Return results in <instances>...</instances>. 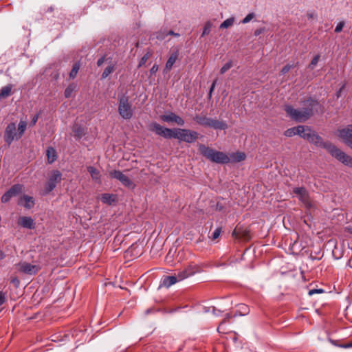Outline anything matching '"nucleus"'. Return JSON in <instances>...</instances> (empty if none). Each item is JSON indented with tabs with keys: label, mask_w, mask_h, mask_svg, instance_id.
<instances>
[{
	"label": "nucleus",
	"mask_w": 352,
	"mask_h": 352,
	"mask_svg": "<svg viewBox=\"0 0 352 352\" xmlns=\"http://www.w3.org/2000/svg\"><path fill=\"white\" fill-rule=\"evenodd\" d=\"M118 111L123 119L130 120L133 117L132 105L127 96H122L119 98Z\"/></svg>",
	"instance_id": "39448f33"
},
{
	"label": "nucleus",
	"mask_w": 352,
	"mask_h": 352,
	"mask_svg": "<svg viewBox=\"0 0 352 352\" xmlns=\"http://www.w3.org/2000/svg\"><path fill=\"white\" fill-rule=\"evenodd\" d=\"M157 70H158V65L155 64L150 69V72L151 74H154L157 72Z\"/></svg>",
	"instance_id": "3c124183"
},
{
	"label": "nucleus",
	"mask_w": 352,
	"mask_h": 352,
	"mask_svg": "<svg viewBox=\"0 0 352 352\" xmlns=\"http://www.w3.org/2000/svg\"><path fill=\"white\" fill-rule=\"evenodd\" d=\"M344 26V21L340 22L336 27L335 32L336 33L340 32L342 30V28Z\"/></svg>",
	"instance_id": "c03bdc74"
},
{
	"label": "nucleus",
	"mask_w": 352,
	"mask_h": 352,
	"mask_svg": "<svg viewBox=\"0 0 352 352\" xmlns=\"http://www.w3.org/2000/svg\"><path fill=\"white\" fill-rule=\"evenodd\" d=\"M232 236L238 239L249 241L251 239L250 230L244 226H237L232 233Z\"/></svg>",
	"instance_id": "2eb2a0df"
},
{
	"label": "nucleus",
	"mask_w": 352,
	"mask_h": 352,
	"mask_svg": "<svg viewBox=\"0 0 352 352\" xmlns=\"http://www.w3.org/2000/svg\"><path fill=\"white\" fill-rule=\"evenodd\" d=\"M151 56V53L150 52H148L147 53H146L140 59L139 65H138V67H141L142 65H144Z\"/></svg>",
	"instance_id": "e433bc0d"
},
{
	"label": "nucleus",
	"mask_w": 352,
	"mask_h": 352,
	"mask_svg": "<svg viewBox=\"0 0 352 352\" xmlns=\"http://www.w3.org/2000/svg\"><path fill=\"white\" fill-rule=\"evenodd\" d=\"M320 55L317 54L313 58V59L311 60V63L309 65V67L311 69H313L315 67V66L318 64L320 60Z\"/></svg>",
	"instance_id": "58836bf2"
},
{
	"label": "nucleus",
	"mask_w": 352,
	"mask_h": 352,
	"mask_svg": "<svg viewBox=\"0 0 352 352\" xmlns=\"http://www.w3.org/2000/svg\"><path fill=\"white\" fill-rule=\"evenodd\" d=\"M19 271L29 275L36 274L41 267L37 265H32L28 262H21L17 265Z\"/></svg>",
	"instance_id": "f8f14e48"
},
{
	"label": "nucleus",
	"mask_w": 352,
	"mask_h": 352,
	"mask_svg": "<svg viewBox=\"0 0 352 352\" xmlns=\"http://www.w3.org/2000/svg\"><path fill=\"white\" fill-rule=\"evenodd\" d=\"M302 131L298 133V135L308 141L313 130L307 126H302Z\"/></svg>",
	"instance_id": "c756f323"
},
{
	"label": "nucleus",
	"mask_w": 352,
	"mask_h": 352,
	"mask_svg": "<svg viewBox=\"0 0 352 352\" xmlns=\"http://www.w3.org/2000/svg\"><path fill=\"white\" fill-rule=\"evenodd\" d=\"M5 257V254L2 251H0V259H3Z\"/></svg>",
	"instance_id": "052dcab7"
},
{
	"label": "nucleus",
	"mask_w": 352,
	"mask_h": 352,
	"mask_svg": "<svg viewBox=\"0 0 352 352\" xmlns=\"http://www.w3.org/2000/svg\"><path fill=\"white\" fill-rule=\"evenodd\" d=\"M229 157L230 162H240L245 160L246 155L243 152H236L231 153Z\"/></svg>",
	"instance_id": "5701e85b"
},
{
	"label": "nucleus",
	"mask_w": 352,
	"mask_h": 352,
	"mask_svg": "<svg viewBox=\"0 0 352 352\" xmlns=\"http://www.w3.org/2000/svg\"><path fill=\"white\" fill-rule=\"evenodd\" d=\"M18 204L23 206L27 209H31L34 206V200L32 197L28 195H23L20 197Z\"/></svg>",
	"instance_id": "f3484780"
},
{
	"label": "nucleus",
	"mask_w": 352,
	"mask_h": 352,
	"mask_svg": "<svg viewBox=\"0 0 352 352\" xmlns=\"http://www.w3.org/2000/svg\"><path fill=\"white\" fill-rule=\"evenodd\" d=\"M199 272V267L195 264H189L183 270L179 272L177 276L179 281H182Z\"/></svg>",
	"instance_id": "1a4fd4ad"
},
{
	"label": "nucleus",
	"mask_w": 352,
	"mask_h": 352,
	"mask_svg": "<svg viewBox=\"0 0 352 352\" xmlns=\"http://www.w3.org/2000/svg\"><path fill=\"white\" fill-rule=\"evenodd\" d=\"M109 175L111 178L120 181L123 186L129 189H134L135 187L134 182L120 170H112L109 173Z\"/></svg>",
	"instance_id": "0eeeda50"
},
{
	"label": "nucleus",
	"mask_w": 352,
	"mask_h": 352,
	"mask_svg": "<svg viewBox=\"0 0 352 352\" xmlns=\"http://www.w3.org/2000/svg\"><path fill=\"white\" fill-rule=\"evenodd\" d=\"M295 65L287 64L285 66L283 67V69L280 71V73L282 74H285L287 73L292 67H294Z\"/></svg>",
	"instance_id": "37998d69"
},
{
	"label": "nucleus",
	"mask_w": 352,
	"mask_h": 352,
	"mask_svg": "<svg viewBox=\"0 0 352 352\" xmlns=\"http://www.w3.org/2000/svg\"><path fill=\"white\" fill-rule=\"evenodd\" d=\"M104 60H105V57L104 56L101 57L100 58H99L98 60L97 65L98 67L101 66L104 63Z\"/></svg>",
	"instance_id": "603ef678"
},
{
	"label": "nucleus",
	"mask_w": 352,
	"mask_h": 352,
	"mask_svg": "<svg viewBox=\"0 0 352 352\" xmlns=\"http://www.w3.org/2000/svg\"><path fill=\"white\" fill-rule=\"evenodd\" d=\"M46 155L49 164H52L56 160V151L53 147H48L46 151Z\"/></svg>",
	"instance_id": "b1692460"
},
{
	"label": "nucleus",
	"mask_w": 352,
	"mask_h": 352,
	"mask_svg": "<svg viewBox=\"0 0 352 352\" xmlns=\"http://www.w3.org/2000/svg\"><path fill=\"white\" fill-rule=\"evenodd\" d=\"M115 70V65H109L107 66L104 72H102V79H104L106 78L107 77H108V76L109 74H111L113 71Z\"/></svg>",
	"instance_id": "f704fd0d"
},
{
	"label": "nucleus",
	"mask_w": 352,
	"mask_h": 352,
	"mask_svg": "<svg viewBox=\"0 0 352 352\" xmlns=\"http://www.w3.org/2000/svg\"><path fill=\"white\" fill-rule=\"evenodd\" d=\"M24 186L21 184H15L12 186L1 197L3 203L8 202L13 197H16L21 194L23 190Z\"/></svg>",
	"instance_id": "9d476101"
},
{
	"label": "nucleus",
	"mask_w": 352,
	"mask_h": 352,
	"mask_svg": "<svg viewBox=\"0 0 352 352\" xmlns=\"http://www.w3.org/2000/svg\"><path fill=\"white\" fill-rule=\"evenodd\" d=\"M27 127V122L24 120H21L18 125V137L16 140L20 139L23 135Z\"/></svg>",
	"instance_id": "7c9ffc66"
},
{
	"label": "nucleus",
	"mask_w": 352,
	"mask_h": 352,
	"mask_svg": "<svg viewBox=\"0 0 352 352\" xmlns=\"http://www.w3.org/2000/svg\"><path fill=\"white\" fill-rule=\"evenodd\" d=\"M216 82H217L216 80H214L213 82L211 85V87H210V90H209V97H211V96H212V93L214 91L215 85H216Z\"/></svg>",
	"instance_id": "8fccbe9b"
},
{
	"label": "nucleus",
	"mask_w": 352,
	"mask_h": 352,
	"mask_svg": "<svg viewBox=\"0 0 352 352\" xmlns=\"http://www.w3.org/2000/svg\"><path fill=\"white\" fill-rule=\"evenodd\" d=\"M249 311V307L245 304H240L239 305V309L236 311L240 316H245L248 314Z\"/></svg>",
	"instance_id": "72a5a7b5"
},
{
	"label": "nucleus",
	"mask_w": 352,
	"mask_h": 352,
	"mask_svg": "<svg viewBox=\"0 0 352 352\" xmlns=\"http://www.w3.org/2000/svg\"><path fill=\"white\" fill-rule=\"evenodd\" d=\"M142 253V250L138 244H133L126 251V255H130L131 256L133 257H138L141 255Z\"/></svg>",
	"instance_id": "412c9836"
},
{
	"label": "nucleus",
	"mask_w": 352,
	"mask_h": 352,
	"mask_svg": "<svg viewBox=\"0 0 352 352\" xmlns=\"http://www.w3.org/2000/svg\"><path fill=\"white\" fill-rule=\"evenodd\" d=\"M211 27H212V24L210 23V22H207L204 27V30H203L201 36H203L208 34L210 32Z\"/></svg>",
	"instance_id": "ea45409f"
},
{
	"label": "nucleus",
	"mask_w": 352,
	"mask_h": 352,
	"mask_svg": "<svg viewBox=\"0 0 352 352\" xmlns=\"http://www.w3.org/2000/svg\"><path fill=\"white\" fill-rule=\"evenodd\" d=\"M232 67V62L229 61L224 64L220 69V73L223 74Z\"/></svg>",
	"instance_id": "4c0bfd02"
},
{
	"label": "nucleus",
	"mask_w": 352,
	"mask_h": 352,
	"mask_svg": "<svg viewBox=\"0 0 352 352\" xmlns=\"http://www.w3.org/2000/svg\"><path fill=\"white\" fill-rule=\"evenodd\" d=\"M61 176L60 172L58 170H54L52 172L49 180L45 185V190L46 193L50 192L55 188L56 184L60 182Z\"/></svg>",
	"instance_id": "6e6552de"
},
{
	"label": "nucleus",
	"mask_w": 352,
	"mask_h": 352,
	"mask_svg": "<svg viewBox=\"0 0 352 352\" xmlns=\"http://www.w3.org/2000/svg\"><path fill=\"white\" fill-rule=\"evenodd\" d=\"M344 347L345 348H350V347H352V341L348 342L347 344H346Z\"/></svg>",
	"instance_id": "bf43d9fd"
},
{
	"label": "nucleus",
	"mask_w": 352,
	"mask_h": 352,
	"mask_svg": "<svg viewBox=\"0 0 352 352\" xmlns=\"http://www.w3.org/2000/svg\"><path fill=\"white\" fill-rule=\"evenodd\" d=\"M38 117H39V115L38 114H36L32 119V121L30 122V126H34L36 124V123L38 121Z\"/></svg>",
	"instance_id": "de8ad7c7"
},
{
	"label": "nucleus",
	"mask_w": 352,
	"mask_h": 352,
	"mask_svg": "<svg viewBox=\"0 0 352 352\" xmlns=\"http://www.w3.org/2000/svg\"><path fill=\"white\" fill-rule=\"evenodd\" d=\"M199 133L197 131L186 129H176L175 139L187 143L195 142L198 139Z\"/></svg>",
	"instance_id": "423d86ee"
},
{
	"label": "nucleus",
	"mask_w": 352,
	"mask_h": 352,
	"mask_svg": "<svg viewBox=\"0 0 352 352\" xmlns=\"http://www.w3.org/2000/svg\"><path fill=\"white\" fill-rule=\"evenodd\" d=\"M200 153L208 160L217 164H228L230 162L229 156L223 152L212 149L204 144L198 145Z\"/></svg>",
	"instance_id": "7ed1b4c3"
},
{
	"label": "nucleus",
	"mask_w": 352,
	"mask_h": 352,
	"mask_svg": "<svg viewBox=\"0 0 352 352\" xmlns=\"http://www.w3.org/2000/svg\"><path fill=\"white\" fill-rule=\"evenodd\" d=\"M164 127L157 122H152L149 125V130L155 133L158 135H161Z\"/></svg>",
	"instance_id": "cd10ccee"
},
{
	"label": "nucleus",
	"mask_w": 352,
	"mask_h": 352,
	"mask_svg": "<svg viewBox=\"0 0 352 352\" xmlns=\"http://www.w3.org/2000/svg\"><path fill=\"white\" fill-rule=\"evenodd\" d=\"M193 120L197 124L205 127H210L214 129L219 130H224L228 128V124L225 122L208 118L206 116L203 114H196L194 116Z\"/></svg>",
	"instance_id": "20e7f679"
},
{
	"label": "nucleus",
	"mask_w": 352,
	"mask_h": 352,
	"mask_svg": "<svg viewBox=\"0 0 352 352\" xmlns=\"http://www.w3.org/2000/svg\"><path fill=\"white\" fill-rule=\"evenodd\" d=\"M234 18H228L226 20H225L221 25L220 28H228L230 26H232L234 23Z\"/></svg>",
	"instance_id": "c9c22d12"
},
{
	"label": "nucleus",
	"mask_w": 352,
	"mask_h": 352,
	"mask_svg": "<svg viewBox=\"0 0 352 352\" xmlns=\"http://www.w3.org/2000/svg\"><path fill=\"white\" fill-rule=\"evenodd\" d=\"M6 302V295L3 292H0V306Z\"/></svg>",
	"instance_id": "09e8293b"
},
{
	"label": "nucleus",
	"mask_w": 352,
	"mask_h": 352,
	"mask_svg": "<svg viewBox=\"0 0 352 352\" xmlns=\"http://www.w3.org/2000/svg\"><path fill=\"white\" fill-rule=\"evenodd\" d=\"M221 233V228H217L212 234L210 238L212 240L214 241L216 239H217L220 234Z\"/></svg>",
	"instance_id": "a19ab883"
},
{
	"label": "nucleus",
	"mask_w": 352,
	"mask_h": 352,
	"mask_svg": "<svg viewBox=\"0 0 352 352\" xmlns=\"http://www.w3.org/2000/svg\"><path fill=\"white\" fill-rule=\"evenodd\" d=\"M100 200L104 204L111 205L118 201V197L115 194L103 193L101 195Z\"/></svg>",
	"instance_id": "6ab92c4d"
},
{
	"label": "nucleus",
	"mask_w": 352,
	"mask_h": 352,
	"mask_svg": "<svg viewBox=\"0 0 352 352\" xmlns=\"http://www.w3.org/2000/svg\"><path fill=\"white\" fill-rule=\"evenodd\" d=\"M338 136L352 149V124L339 130Z\"/></svg>",
	"instance_id": "ddd939ff"
},
{
	"label": "nucleus",
	"mask_w": 352,
	"mask_h": 352,
	"mask_svg": "<svg viewBox=\"0 0 352 352\" xmlns=\"http://www.w3.org/2000/svg\"><path fill=\"white\" fill-rule=\"evenodd\" d=\"M302 129L303 128L302 125L298 126L296 127L289 128L284 132V135L286 137H293L296 135H298V133L302 132Z\"/></svg>",
	"instance_id": "393cba45"
},
{
	"label": "nucleus",
	"mask_w": 352,
	"mask_h": 352,
	"mask_svg": "<svg viewBox=\"0 0 352 352\" xmlns=\"http://www.w3.org/2000/svg\"><path fill=\"white\" fill-rule=\"evenodd\" d=\"M15 285L18 286L19 285V280L17 278H14L11 280Z\"/></svg>",
	"instance_id": "864d4df0"
},
{
	"label": "nucleus",
	"mask_w": 352,
	"mask_h": 352,
	"mask_svg": "<svg viewBox=\"0 0 352 352\" xmlns=\"http://www.w3.org/2000/svg\"><path fill=\"white\" fill-rule=\"evenodd\" d=\"M255 14L254 13H250L248 14L243 20H242V23L243 24L245 23H248V22H250L254 17Z\"/></svg>",
	"instance_id": "79ce46f5"
},
{
	"label": "nucleus",
	"mask_w": 352,
	"mask_h": 352,
	"mask_svg": "<svg viewBox=\"0 0 352 352\" xmlns=\"http://www.w3.org/2000/svg\"><path fill=\"white\" fill-rule=\"evenodd\" d=\"M80 64L79 62H76L74 64L72 69L69 74L70 79H74L76 77L77 74L80 69Z\"/></svg>",
	"instance_id": "2f4dec72"
},
{
	"label": "nucleus",
	"mask_w": 352,
	"mask_h": 352,
	"mask_svg": "<svg viewBox=\"0 0 352 352\" xmlns=\"http://www.w3.org/2000/svg\"><path fill=\"white\" fill-rule=\"evenodd\" d=\"M323 292V290L322 289H311L309 291V296H312L315 294H319V293H322Z\"/></svg>",
	"instance_id": "49530a36"
},
{
	"label": "nucleus",
	"mask_w": 352,
	"mask_h": 352,
	"mask_svg": "<svg viewBox=\"0 0 352 352\" xmlns=\"http://www.w3.org/2000/svg\"><path fill=\"white\" fill-rule=\"evenodd\" d=\"M18 223L23 228H29V229L34 228V220L30 217H20L19 219Z\"/></svg>",
	"instance_id": "a211bd4d"
},
{
	"label": "nucleus",
	"mask_w": 352,
	"mask_h": 352,
	"mask_svg": "<svg viewBox=\"0 0 352 352\" xmlns=\"http://www.w3.org/2000/svg\"><path fill=\"white\" fill-rule=\"evenodd\" d=\"M12 89V85H8L5 87H3L0 90V100L8 98L11 95Z\"/></svg>",
	"instance_id": "bb28decb"
},
{
	"label": "nucleus",
	"mask_w": 352,
	"mask_h": 352,
	"mask_svg": "<svg viewBox=\"0 0 352 352\" xmlns=\"http://www.w3.org/2000/svg\"><path fill=\"white\" fill-rule=\"evenodd\" d=\"M18 137L16 133V124L14 122L10 123L6 128L4 132V140L8 144L11 143Z\"/></svg>",
	"instance_id": "9b49d317"
},
{
	"label": "nucleus",
	"mask_w": 352,
	"mask_h": 352,
	"mask_svg": "<svg viewBox=\"0 0 352 352\" xmlns=\"http://www.w3.org/2000/svg\"><path fill=\"white\" fill-rule=\"evenodd\" d=\"M263 32V29H257L255 30L254 32V35L255 36H258L259 34H261L262 32Z\"/></svg>",
	"instance_id": "5fc2aeb1"
},
{
	"label": "nucleus",
	"mask_w": 352,
	"mask_h": 352,
	"mask_svg": "<svg viewBox=\"0 0 352 352\" xmlns=\"http://www.w3.org/2000/svg\"><path fill=\"white\" fill-rule=\"evenodd\" d=\"M293 192L296 195L299 200L302 202L306 207H310L311 203L308 191L304 187H296L293 189Z\"/></svg>",
	"instance_id": "4468645a"
},
{
	"label": "nucleus",
	"mask_w": 352,
	"mask_h": 352,
	"mask_svg": "<svg viewBox=\"0 0 352 352\" xmlns=\"http://www.w3.org/2000/svg\"><path fill=\"white\" fill-rule=\"evenodd\" d=\"M161 120L166 122H175L179 126H183L185 123L183 118L172 112L162 116Z\"/></svg>",
	"instance_id": "dca6fc26"
},
{
	"label": "nucleus",
	"mask_w": 352,
	"mask_h": 352,
	"mask_svg": "<svg viewBox=\"0 0 352 352\" xmlns=\"http://www.w3.org/2000/svg\"><path fill=\"white\" fill-rule=\"evenodd\" d=\"M302 105V108L300 109H294L291 105H285V111L292 120L298 122H303L314 115V111H317V107H320L318 100L311 98L304 100Z\"/></svg>",
	"instance_id": "f257e3e1"
},
{
	"label": "nucleus",
	"mask_w": 352,
	"mask_h": 352,
	"mask_svg": "<svg viewBox=\"0 0 352 352\" xmlns=\"http://www.w3.org/2000/svg\"><path fill=\"white\" fill-rule=\"evenodd\" d=\"M87 170L89 173V174L91 175V177L93 180H94L96 182H100V171L97 168H96L94 166H90L87 167Z\"/></svg>",
	"instance_id": "a878e982"
},
{
	"label": "nucleus",
	"mask_w": 352,
	"mask_h": 352,
	"mask_svg": "<svg viewBox=\"0 0 352 352\" xmlns=\"http://www.w3.org/2000/svg\"><path fill=\"white\" fill-rule=\"evenodd\" d=\"M76 85L74 83L70 84L65 90V97L69 98L72 96L73 92L75 91Z\"/></svg>",
	"instance_id": "473e14b6"
},
{
	"label": "nucleus",
	"mask_w": 352,
	"mask_h": 352,
	"mask_svg": "<svg viewBox=\"0 0 352 352\" xmlns=\"http://www.w3.org/2000/svg\"><path fill=\"white\" fill-rule=\"evenodd\" d=\"M315 16H316V14H315V13H314V12H308V13H307V17H308L309 19H313V18H314V17H315Z\"/></svg>",
	"instance_id": "6e6d98bb"
},
{
	"label": "nucleus",
	"mask_w": 352,
	"mask_h": 352,
	"mask_svg": "<svg viewBox=\"0 0 352 352\" xmlns=\"http://www.w3.org/2000/svg\"><path fill=\"white\" fill-rule=\"evenodd\" d=\"M176 129H170L164 127L160 136L165 138H175V139Z\"/></svg>",
	"instance_id": "c85d7f7f"
},
{
	"label": "nucleus",
	"mask_w": 352,
	"mask_h": 352,
	"mask_svg": "<svg viewBox=\"0 0 352 352\" xmlns=\"http://www.w3.org/2000/svg\"><path fill=\"white\" fill-rule=\"evenodd\" d=\"M308 141L318 147L326 148L328 152L339 162L352 168V157L346 155L340 148L329 142H324L322 138L312 131Z\"/></svg>",
	"instance_id": "f03ea898"
},
{
	"label": "nucleus",
	"mask_w": 352,
	"mask_h": 352,
	"mask_svg": "<svg viewBox=\"0 0 352 352\" xmlns=\"http://www.w3.org/2000/svg\"><path fill=\"white\" fill-rule=\"evenodd\" d=\"M167 35H173L175 36H178L179 34L177 33H175L173 31L170 30L168 32Z\"/></svg>",
	"instance_id": "4d7b16f0"
},
{
	"label": "nucleus",
	"mask_w": 352,
	"mask_h": 352,
	"mask_svg": "<svg viewBox=\"0 0 352 352\" xmlns=\"http://www.w3.org/2000/svg\"><path fill=\"white\" fill-rule=\"evenodd\" d=\"M178 56H179L178 51H175L171 54V55L170 56V57L168 58V59L166 63V66H165L166 70L170 71L172 69L173 65L175 64L177 59L178 58Z\"/></svg>",
	"instance_id": "4be33fe9"
},
{
	"label": "nucleus",
	"mask_w": 352,
	"mask_h": 352,
	"mask_svg": "<svg viewBox=\"0 0 352 352\" xmlns=\"http://www.w3.org/2000/svg\"><path fill=\"white\" fill-rule=\"evenodd\" d=\"M179 282L177 275L174 276H166L162 279L161 286L165 287H170L171 285Z\"/></svg>",
	"instance_id": "aec40b11"
},
{
	"label": "nucleus",
	"mask_w": 352,
	"mask_h": 352,
	"mask_svg": "<svg viewBox=\"0 0 352 352\" xmlns=\"http://www.w3.org/2000/svg\"><path fill=\"white\" fill-rule=\"evenodd\" d=\"M345 230L352 235V226L346 227Z\"/></svg>",
	"instance_id": "13d9d810"
},
{
	"label": "nucleus",
	"mask_w": 352,
	"mask_h": 352,
	"mask_svg": "<svg viewBox=\"0 0 352 352\" xmlns=\"http://www.w3.org/2000/svg\"><path fill=\"white\" fill-rule=\"evenodd\" d=\"M226 318H225L221 322V324H219V326L218 327V331L219 332H221V333H225V329H223V326L224 324H226Z\"/></svg>",
	"instance_id": "a18cd8bd"
}]
</instances>
